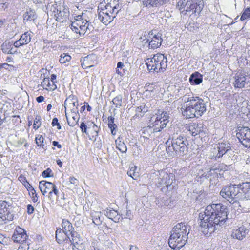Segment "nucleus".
Instances as JSON below:
<instances>
[{"instance_id": "052dcab7", "label": "nucleus", "mask_w": 250, "mask_h": 250, "mask_svg": "<svg viewBox=\"0 0 250 250\" xmlns=\"http://www.w3.org/2000/svg\"><path fill=\"white\" fill-rule=\"evenodd\" d=\"M42 86L44 87V86H50V81L49 78H44L43 81L41 83Z\"/></svg>"}, {"instance_id": "7ed1b4c3", "label": "nucleus", "mask_w": 250, "mask_h": 250, "mask_svg": "<svg viewBox=\"0 0 250 250\" xmlns=\"http://www.w3.org/2000/svg\"><path fill=\"white\" fill-rule=\"evenodd\" d=\"M189 227L185 223H178L174 226L171 231L168 239V244L173 249L179 250L183 247L187 241V236L189 232Z\"/></svg>"}, {"instance_id": "8fccbe9b", "label": "nucleus", "mask_w": 250, "mask_h": 250, "mask_svg": "<svg viewBox=\"0 0 250 250\" xmlns=\"http://www.w3.org/2000/svg\"><path fill=\"white\" fill-rule=\"evenodd\" d=\"M77 100L78 99L75 96L71 95L65 100L64 105H67L68 104H72L74 102L77 103Z\"/></svg>"}, {"instance_id": "3c124183", "label": "nucleus", "mask_w": 250, "mask_h": 250, "mask_svg": "<svg viewBox=\"0 0 250 250\" xmlns=\"http://www.w3.org/2000/svg\"><path fill=\"white\" fill-rule=\"evenodd\" d=\"M248 18H250V7L244 10L240 18V20L244 21Z\"/></svg>"}, {"instance_id": "f3484780", "label": "nucleus", "mask_w": 250, "mask_h": 250, "mask_svg": "<svg viewBox=\"0 0 250 250\" xmlns=\"http://www.w3.org/2000/svg\"><path fill=\"white\" fill-rule=\"evenodd\" d=\"M249 80V77L245 74L241 73H237L235 77L234 86L236 88H243L248 83Z\"/></svg>"}, {"instance_id": "69168bd1", "label": "nucleus", "mask_w": 250, "mask_h": 250, "mask_svg": "<svg viewBox=\"0 0 250 250\" xmlns=\"http://www.w3.org/2000/svg\"><path fill=\"white\" fill-rule=\"evenodd\" d=\"M21 245L19 247L18 250H28L29 247L28 245L25 243H21Z\"/></svg>"}, {"instance_id": "09e8293b", "label": "nucleus", "mask_w": 250, "mask_h": 250, "mask_svg": "<svg viewBox=\"0 0 250 250\" xmlns=\"http://www.w3.org/2000/svg\"><path fill=\"white\" fill-rule=\"evenodd\" d=\"M36 143L38 146L43 147L44 145L43 144L44 138L41 135H38L35 139Z\"/></svg>"}, {"instance_id": "20e7f679", "label": "nucleus", "mask_w": 250, "mask_h": 250, "mask_svg": "<svg viewBox=\"0 0 250 250\" xmlns=\"http://www.w3.org/2000/svg\"><path fill=\"white\" fill-rule=\"evenodd\" d=\"M121 10V5L117 0H111L105 5L98 6V19L104 24L107 25L116 17Z\"/></svg>"}, {"instance_id": "c756f323", "label": "nucleus", "mask_w": 250, "mask_h": 250, "mask_svg": "<svg viewBox=\"0 0 250 250\" xmlns=\"http://www.w3.org/2000/svg\"><path fill=\"white\" fill-rule=\"evenodd\" d=\"M240 191H242L245 198L250 200V182H245L239 185Z\"/></svg>"}, {"instance_id": "6e6552de", "label": "nucleus", "mask_w": 250, "mask_h": 250, "mask_svg": "<svg viewBox=\"0 0 250 250\" xmlns=\"http://www.w3.org/2000/svg\"><path fill=\"white\" fill-rule=\"evenodd\" d=\"M62 231L67 233L71 237V242L74 247H76L79 244H82V242L78 237V233L74 231V228L72 224L67 220H63L62 223Z\"/></svg>"}, {"instance_id": "4468645a", "label": "nucleus", "mask_w": 250, "mask_h": 250, "mask_svg": "<svg viewBox=\"0 0 250 250\" xmlns=\"http://www.w3.org/2000/svg\"><path fill=\"white\" fill-rule=\"evenodd\" d=\"M9 207L10 206L5 201L0 203V218L3 221H11L13 218V214L10 212Z\"/></svg>"}, {"instance_id": "bb28decb", "label": "nucleus", "mask_w": 250, "mask_h": 250, "mask_svg": "<svg viewBox=\"0 0 250 250\" xmlns=\"http://www.w3.org/2000/svg\"><path fill=\"white\" fill-rule=\"evenodd\" d=\"M202 81L203 76L198 72L192 73L189 79L191 85H198L202 82Z\"/></svg>"}, {"instance_id": "39448f33", "label": "nucleus", "mask_w": 250, "mask_h": 250, "mask_svg": "<svg viewBox=\"0 0 250 250\" xmlns=\"http://www.w3.org/2000/svg\"><path fill=\"white\" fill-rule=\"evenodd\" d=\"M182 110V114L187 118H192L201 116L206 111V105L203 99L195 96L193 101Z\"/></svg>"}, {"instance_id": "603ef678", "label": "nucleus", "mask_w": 250, "mask_h": 250, "mask_svg": "<svg viewBox=\"0 0 250 250\" xmlns=\"http://www.w3.org/2000/svg\"><path fill=\"white\" fill-rule=\"evenodd\" d=\"M41 116L37 115L36 116L34 121V124H33V128L35 129H38L40 126H41Z\"/></svg>"}, {"instance_id": "c85d7f7f", "label": "nucleus", "mask_w": 250, "mask_h": 250, "mask_svg": "<svg viewBox=\"0 0 250 250\" xmlns=\"http://www.w3.org/2000/svg\"><path fill=\"white\" fill-rule=\"evenodd\" d=\"M221 169L220 168H211L209 170V178L210 182H214L217 180L219 176H221Z\"/></svg>"}, {"instance_id": "680f3d73", "label": "nucleus", "mask_w": 250, "mask_h": 250, "mask_svg": "<svg viewBox=\"0 0 250 250\" xmlns=\"http://www.w3.org/2000/svg\"><path fill=\"white\" fill-rule=\"evenodd\" d=\"M226 156L229 157H230L231 156H234V151L231 148V147L228 149V150H227L226 153L225 154L224 157H225Z\"/></svg>"}, {"instance_id": "2eb2a0df", "label": "nucleus", "mask_w": 250, "mask_h": 250, "mask_svg": "<svg viewBox=\"0 0 250 250\" xmlns=\"http://www.w3.org/2000/svg\"><path fill=\"white\" fill-rule=\"evenodd\" d=\"M27 238L26 231L22 229L17 228L12 236V240L16 243H22L25 242Z\"/></svg>"}, {"instance_id": "37998d69", "label": "nucleus", "mask_w": 250, "mask_h": 250, "mask_svg": "<svg viewBox=\"0 0 250 250\" xmlns=\"http://www.w3.org/2000/svg\"><path fill=\"white\" fill-rule=\"evenodd\" d=\"M71 57L68 54L63 53L60 56L59 62L61 63L64 64L70 61Z\"/></svg>"}, {"instance_id": "338daca9", "label": "nucleus", "mask_w": 250, "mask_h": 250, "mask_svg": "<svg viewBox=\"0 0 250 250\" xmlns=\"http://www.w3.org/2000/svg\"><path fill=\"white\" fill-rule=\"evenodd\" d=\"M27 213L29 214H31L34 211V208L33 206L30 204L27 205Z\"/></svg>"}, {"instance_id": "6ab92c4d", "label": "nucleus", "mask_w": 250, "mask_h": 250, "mask_svg": "<svg viewBox=\"0 0 250 250\" xmlns=\"http://www.w3.org/2000/svg\"><path fill=\"white\" fill-rule=\"evenodd\" d=\"M100 130V127L98 126L93 122H89L88 123V129L87 135L90 140L95 141L96 137L98 136V132Z\"/></svg>"}, {"instance_id": "0eeeda50", "label": "nucleus", "mask_w": 250, "mask_h": 250, "mask_svg": "<svg viewBox=\"0 0 250 250\" xmlns=\"http://www.w3.org/2000/svg\"><path fill=\"white\" fill-rule=\"evenodd\" d=\"M146 65L149 71L156 72H164L167 65V60L166 57L163 54L157 53L153 57L148 58L146 60Z\"/></svg>"}, {"instance_id": "6e6d98bb", "label": "nucleus", "mask_w": 250, "mask_h": 250, "mask_svg": "<svg viewBox=\"0 0 250 250\" xmlns=\"http://www.w3.org/2000/svg\"><path fill=\"white\" fill-rule=\"evenodd\" d=\"M29 194L30 196H31L32 200L34 202H37L38 201V197L34 189V190L30 191L29 192Z\"/></svg>"}, {"instance_id": "e2e57ef3", "label": "nucleus", "mask_w": 250, "mask_h": 250, "mask_svg": "<svg viewBox=\"0 0 250 250\" xmlns=\"http://www.w3.org/2000/svg\"><path fill=\"white\" fill-rule=\"evenodd\" d=\"M194 5L195 7H194V10L192 11L193 12L192 13H194L196 14L197 13L198 14H199L202 11V10L197 7V0H194Z\"/></svg>"}, {"instance_id": "dca6fc26", "label": "nucleus", "mask_w": 250, "mask_h": 250, "mask_svg": "<svg viewBox=\"0 0 250 250\" xmlns=\"http://www.w3.org/2000/svg\"><path fill=\"white\" fill-rule=\"evenodd\" d=\"M54 184L51 182L46 181H42L39 183V188L42 193L44 195L45 193H48V198H52V189Z\"/></svg>"}, {"instance_id": "49530a36", "label": "nucleus", "mask_w": 250, "mask_h": 250, "mask_svg": "<svg viewBox=\"0 0 250 250\" xmlns=\"http://www.w3.org/2000/svg\"><path fill=\"white\" fill-rule=\"evenodd\" d=\"M11 239L8 237H6L0 233V243L4 245H8L11 242Z\"/></svg>"}, {"instance_id": "b1692460", "label": "nucleus", "mask_w": 250, "mask_h": 250, "mask_svg": "<svg viewBox=\"0 0 250 250\" xmlns=\"http://www.w3.org/2000/svg\"><path fill=\"white\" fill-rule=\"evenodd\" d=\"M161 36V34L158 33L153 37L151 40L149 42V48L155 49L161 46L163 40Z\"/></svg>"}, {"instance_id": "f03ea898", "label": "nucleus", "mask_w": 250, "mask_h": 250, "mask_svg": "<svg viewBox=\"0 0 250 250\" xmlns=\"http://www.w3.org/2000/svg\"><path fill=\"white\" fill-rule=\"evenodd\" d=\"M166 144V150L171 156H183L188 152V140L184 134L170 135Z\"/></svg>"}, {"instance_id": "79ce46f5", "label": "nucleus", "mask_w": 250, "mask_h": 250, "mask_svg": "<svg viewBox=\"0 0 250 250\" xmlns=\"http://www.w3.org/2000/svg\"><path fill=\"white\" fill-rule=\"evenodd\" d=\"M83 29V31L82 32V35H84L86 33L88 32L90 33L91 31L93 30L94 27L93 25L91 24V22L85 23L83 25V26L82 27Z\"/></svg>"}, {"instance_id": "864d4df0", "label": "nucleus", "mask_w": 250, "mask_h": 250, "mask_svg": "<svg viewBox=\"0 0 250 250\" xmlns=\"http://www.w3.org/2000/svg\"><path fill=\"white\" fill-rule=\"evenodd\" d=\"M124 64L121 62H119L117 63V67L116 68V73L120 75H123V72L124 71Z\"/></svg>"}, {"instance_id": "f8f14e48", "label": "nucleus", "mask_w": 250, "mask_h": 250, "mask_svg": "<svg viewBox=\"0 0 250 250\" xmlns=\"http://www.w3.org/2000/svg\"><path fill=\"white\" fill-rule=\"evenodd\" d=\"M159 111V115H157L154 122V128L153 129L154 132H160L166 126L168 121V115L167 112H162L161 113Z\"/></svg>"}, {"instance_id": "9d476101", "label": "nucleus", "mask_w": 250, "mask_h": 250, "mask_svg": "<svg viewBox=\"0 0 250 250\" xmlns=\"http://www.w3.org/2000/svg\"><path fill=\"white\" fill-rule=\"evenodd\" d=\"M236 137L246 147H250V129L248 127L239 126Z\"/></svg>"}, {"instance_id": "4d7b16f0", "label": "nucleus", "mask_w": 250, "mask_h": 250, "mask_svg": "<svg viewBox=\"0 0 250 250\" xmlns=\"http://www.w3.org/2000/svg\"><path fill=\"white\" fill-rule=\"evenodd\" d=\"M51 83H52V86L50 87V89L52 90H54L57 88V86L55 84V81L54 80L56 79V75L55 74H52L51 75Z\"/></svg>"}, {"instance_id": "473e14b6", "label": "nucleus", "mask_w": 250, "mask_h": 250, "mask_svg": "<svg viewBox=\"0 0 250 250\" xmlns=\"http://www.w3.org/2000/svg\"><path fill=\"white\" fill-rule=\"evenodd\" d=\"M93 223L97 226L101 224L102 220L101 218V212L93 211L91 213Z\"/></svg>"}, {"instance_id": "a18cd8bd", "label": "nucleus", "mask_w": 250, "mask_h": 250, "mask_svg": "<svg viewBox=\"0 0 250 250\" xmlns=\"http://www.w3.org/2000/svg\"><path fill=\"white\" fill-rule=\"evenodd\" d=\"M209 170L206 168L200 169L198 172V176L200 178H205L206 179L209 178Z\"/></svg>"}, {"instance_id": "f257e3e1", "label": "nucleus", "mask_w": 250, "mask_h": 250, "mask_svg": "<svg viewBox=\"0 0 250 250\" xmlns=\"http://www.w3.org/2000/svg\"><path fill=\"white\" fill-rule=\"evenodd\" d=\"M228 209L222 204L207 206L204 214L200 213V230L206 235H210L219 229L227 219Z\"/></svg>"}, {"instance_id": "7c9ffc66", "label": "nucleus", "mask_w": 250, "mask_h": 250, "mask_svg": "<svg viewBox=\"0 0 250 250\" xmlns=\"http://www.w3.org/2000/svg\"><path fill=\"white\" fill-rule=\"evenodd\" d=\"M23 21L24 22L34 21L37 18L35 12L31 9H27L23 15Z\"/></svg>"}, {"instance_id": "412c9836", "label": "nucleus", "mask_w": 250, "mask_h": 250, "mask_svg": "<svg viewBox=\"0 0 250 250\" xmlns=\"http://www.w3.org/2000/svg\"><path fill=\"white\" fill-rule=\"evenodd\" d=\"M249 230L244 226L239 227L238 229L234 230L232 233L233 238L238 240H242L249 234Z\"/></svg>"}, {"instance_id": "ea45409f", "label": "nucleus", "mask_w": 250, "mask_h": 250, "mask_svg": "<svg viewBox=\"0 0 250 250\" xmlns=\"http://www.w3.org/2000/svg\"><path fill=\"white\" fill-rule=\"evenodd\" d=\"M19 180L25 187L27 190L29 192L31 190H34V188L31 184L27 181L26 178L23 176H20Z\"/></svg>"}, {"instance_id": "1a4fd4ad", "label": "nucleus", "mask_w": 250, "mask_h": 250, "mask_svg": "<svg viewBox=\"0 0 250 250\" xmlns=\"http://www.w3.org/2000/svg\"><path fill=\"white\" fill-rule=\"evenodd\" d=\"M240 192L239 185H231L224 187L220 192V195L231 203L237 194Z\"/></svg>"}, {"instance_id": "aec40b11", "label": "nucleus", "mask_w": 250, "mask_h": 250, "mask_svg": "<svg viewBox=\"0 0 250 250\" xmlns=\"http://www.w3.org/2000/svg\"><path fill=\"white\" fill-rule=\"evenodd\" d=\"M31 34L28 32H26L22 34L20 38L14 42V46L16 48H19L20 46L27 44L31 42Z\"/></svg>"}, {"instance_id": "ddd939ff", "label": "nucleus", "mask_w": 250, "mask_h": 250, "mask_svg": "<svg viewBox=\"0 0 250 250\" xmlns=\"http://www.w3.org/2000/svg\"><path fill=\"white\" fill-rule=\"evenodd\" d=\"M177 7L183 16H187V12L193 11L195 7L194 0H180L177 3Z\"/></svg>"}, {"instance_id": "774afa93", "label": "nucleus", "mask_w": 250, "mask_h": 250, "mask_svg": "<svg viewBox=\"0 0 250 250\" xmlns=\"http://www.w3.org/2000/svg\"><path fill=\"white\" fill-rule=\"evenodd\" d=\"M2 67L5 69H7L9 71H11L12 70L14 69V66L11 65H9L7 63H3L2 65Z\"/></svg>"}, {"instance_id": "de8ad7c7", "label": "nucleus", "mask_w": 250, "mask_h": 250, "mask_svg": "<svg viewBox=\"0 0 250 250\" xmlns=\"http://www.w3.org/2000/svg\"><path fill=\"white\" fill-rule=\"evenodd\" d=\"M65 113H66V110H70V113H78V107H75L74 106V105H72L71 104H68L67 105H65Z\"/></svg>"}, {"instance_id": "e433bc0d", "label": "nucleus", "mask_w": 250, "mask_h": 250, "mask_svg": "<svg viewBox=\"0 0 250 250\" xmlns=\"http://www.w3.org/2000/svg\"><path fill=\"white\" fill-rule=\"evenodd\" d=\"M117 148L122 153H125L127 151V147L124 142L118 138L115 141Z\"/></svg>"}, {"instance_id": "58836bf2", "label": "nucleus", "mask_w": 250, "mask_h": 250, "mask_svg": "<svg viewBox=\"0 0 250 250\" xmlns=\"http://www.w3.org/2000/svg\"><path fill=\"white\" fill-rule=\"evenodd\" d=\"M92 57L93 56L91 55H88L84 58L83 61L81 64L82 67L83 69H87L93 66V64H91V63H89V61L92 60Z\"/></svg>"}, {"instance_id": "f704fd0d", "label": "nucleus", "mask_w": 250, "mask_h": 250, "mask_svg": "<svg viewBox=\"0 0 250 250\" xmlns=\"http://www.w3.org/2000/svg\"><path fill=\"white\" fill-rule=\"evenodd\" d=\"M14 46V42L5 41L1 45V50L3 52L7 54L11 50V47Z\"/></svg>"}, {"instance_id": "bf43d9fd", "label": "nucleus", "mask_w": 250, "mask_h": 250, "mask_svg": "<svg viewBox=\"0 0 250 250\" xmlns=\"http://www.w3.org/2000/svg\"><path fill=\"white\" fill-rule=\"evenodd\" d=\"M147 109L145 107V105H141L139 107H137L136 109V111L138 114L141 112L146 113L147 112Z\"/></svg>"}, {"instance_id": "0e129e2a", "label": "nucleus", "mask_w": 250, "mask_h": 250, "mask_svg": "<svg viewBox=\"0 0 250 250\" xmlns=\"http://www.w3.org/2000/svg\"><path fill=\"white\" fill-rule=\"evenodd\" d=\"M69 182H70V184L74 185L75 186H77L79 184V181L73 177H70Z\"/></svg>"}, {"instance_id": "72a5a7b5", "label": "nucleus", "mask_w": 250, "mask_h": 250, "mask_svg": "<svg viewBox=\"0 0 250 250\" xmlns=\"http://www.w3.org/2000/svg\"><path fill=\"white\" fill-rule=\"evenodd\" d=\"M105 215L109 219L116 222L119 219L118 218V213L114 210L107 208L105 210Z\"/></svg>"}, {"instance_id": "423d86ee", "label": "nucleus", "mask_w": 250, "mask_h": 250, "mask_svg": "<svg viewBox=\"0 0 250 250\" xmlns=\"http://www.w3.org/2000/svg\"><path fill=\"white\" fill-rule=\"evenodd\" d=\"M156 175L158 176L156 185L158 187L162 188L163 192L167 193L175 188L177 184L173 174H168L166 171L161 170L158 171Z\"/></svg>"}, {"instance_id": "a878e982", "label": "nucleus", "mask_w": 250, "mask_h": 250, "mask_svg": "<svg viewBox=\"0 0 250 250\" xmlns=\"http://www.w3.org/2000/svg\"><path fill=\"white\" fill-rule=\"evenodd\" d=\"M167 0H144L143 4L148 7H158L166 2Z\"/></svg>"}, {"instance_id": "13d9d810", "label": "nucleus", "mask_w": 250, "mask_h": 250, "mask_svg": "<svg viewBox=\"0 0 250 250\" xmlns=\"http://www.w3.org/2000/svg\"><path fill=\"white\" fill-rule=\"evenodd\" d=\"M80 127L81 129V131L83 133H85L86 134H87V131L88 129V125H86L85 123L83 122H82L80 126Z\"/></svg>"}, {"instance_id": "4c0bfd02", "label": "nucleus", "mask_w": 250, "mask_h": 250, "mask_svg": "<svg viewBox=\"0 0 250 250\" xmlns=\"http://www.w3.org/2000/svg\"><path fill=\"white\" fill-rule=\"evenodd\" d=\"M71 26V28L72 31H74L76 33H79L80 35H82V32L83 31V29H82V27H83V25H81V26L78 22H76L75 21H74L72 22Z\"/></svg>"}, {"instance_id": "a19ab883", "label": "nucleus", "mask_w": 250, "mask_h": 250, "mask_svg": "<svg viewBox=\"0 0 250 250\" xmlns=\"http://www.w3.org/2000/svg\"><path fill=\"white\" fill-rule=\"evenodd\" d=\"M122 96L121 95H119L112 100L113 104L115 105L116 108H120L122 106Z\"/></svg>"}, {"instance_id": "c9c22d12", "label": "nucleus", "mask_w": 250, "mask_h": 250, "mask_svg": "<svg viewBox=\"0 0 250 250\" xmlns=\"http://www.w3.org/2000/svg\"><path fill=\"white\" fill-rule=\"evenodd\" d=\"M114 118L111 116H109L108 118V126L110 129L112 135H115L116 133V129L117 126L114 123Z\"/></svg>"}, {"instance_id": "5fc2aeb1", "label": "nucleus", "mask_w": 250, "mask_h": 250, "mask_svg": "<svg viewBox=\"0 0 250 250\" xmlns=\"http://www.w3.org/2000/svg\"><path fill=\"white\" fill-rule=\"evenodd\" d=\"M52 173V170L50 168H48L45 170L43 171L42 173V176L44 178H47V177H52L53 175H51V173Z\"/></svg>"}, {"instance_id": "a211bd4d", "label": "nucleus", "mask_w": 250, "mask_h": 250, "mask_svg": "<svg viewBox=\"0 0 250 250\" xmlns=\"http://www.w3.org/2000/svg\"><path fill=\"white\" fill-rule=\"evenodd\" d=\"M230 147V144L229 143H219L217 147L213 148L212 152L214 154H216L215 157L220 158L225 155Z\"/></svg>"}, {"instance_id": "c03bdc74", "label": "nucleus", "mask_w": 250, "mask_h": 250, "mask_svg": "<svg viewBox=\"0 0 250 250\" xmlns=\"http://www.w3.org/2000/svg\"><path fill=\"white\" fill-rule=\"evenodd\" d=\"M137 168V167L135 166L131 167L130 170L127 171L128 175L134 179H136V178L139 176L138 172H136L135 171Z\"/></svg>"}, {"instance_id": "9b49d317", "label": "nucleus", "mask_w": 250, "mask_h": 250, "mask_svg": "<svg viewBox=\"0 0 250 250\" xmlns=\"http://www.w3.org/2000/svg\"><path fill=\"white\" fill-rule=\"evenodd\" d=\"M51 11L54 14L58 21L63 22L69 16L68 8L63 5L54 4L52 6Z\"/></svg>"}, {"instance_id": "4be33fe9", "label": "nucleus", "mask_w": 250, "mask_h": 250, "mask_svg": "<svg viewBox=\"0 0 250 250\" xmlns=\"http://www.w3.org/2000/svg\"><path fill=\"white\" fill-rule=\"evenodd\" d=\"M202 128L203 125L201 124L194 123L188 126V130L192 136H195L198 134L203 136L205 133Z\"/></svg>"}, {"instance_id": "5701e85b", "label": "nucleus", "mask_w": 250, "mask_h": 250, "mask_svg": "<svg viewBox=\"0 0 250 250\" xmlns=\"http://www.w3.org/2000/svg\"><path fill=\"white\" fill-rule=\"evenodd\" d=\"M56 239L57 242L59 244L62 243L63 241H67L68 239L70 241L71 240V237L60 228L57 229L56 231Z\"/></svg>"}, {"instance_id": "cd10ccee", "label": "nucleus", "mask_w": 250, "mask_h": 250, "mask_svg": "<svg viewBox=\"0 0 250 250\" xmlns=\"http://www.w3.org/2000/svg\"><path fill=\"white\" fill-rule=\"evenodd\" d=\"M195 99V97L193 96L191 92L187 93L182 98V100L184 102L183 105L182 107V111L187 107L190 104V102L193 101Z\"/></svg>"}, {"instance_id": "393cba45", "label": "nucleus", "mask_w": 250, "mask_h": 250, "mask_svg": "<svg viewBox=\"0 0 250 250\" xmlns=\"http://www.w3.org/2000/svg\"><path fill=\"white\" fill-rule=\"evenodd\" d=\"M65 116L69 126L73 127L77 124L79 119V115L78 113L66 112Z\"/></svg>"}, {"instance_id": "2f4dec72", "label": "nucleus", "mask_w": 250, "mask_h": 250, "mask_svg": "<svg viewBox=\"0 0 250 250\" xmlns=\"http://www.w3.org/2000/svg\"><path fill=\"white\" fill-rule=\"evenodd\" d=\"M93 16V14L91 12L86 10L84 12H83L82 15L77 16V18H78V19H81L83 20L85 22V23H88L90 22Z\"/></svg>"}]
</instances>
